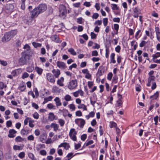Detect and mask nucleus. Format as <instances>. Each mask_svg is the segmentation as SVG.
I'll return each mask as SVG.
<instances>
[{
  "instance_id": "nucleus-1",
  "label": "nucleus",
  "mask_w": 160,
  "mask_h": 160,
  "mask_svg": "<svg viewBox=\"0 0 160 160\" xmlns=\"http://www.w3.org/2000/svg\"><path fill=\"white\" fill-rule=\"evenodd\" d=\"M15 31L13 30L10 32H6L3 36L2 38V41L3 43H5L9 41L16 34Z\"/></svg>"
},
{
  "instance_id": "nucleus-2",
  "label": "nucleus",
  "mask_w": 160,
  "mask_h": 160,
  "mask_svg": "<svg viewBox=\"0 0 160 160\" xmlns=\"http://www.w3.org/2000/svg\"><path fill=\"white\" fill-rule=\"evenodd\" d=\"M21 55V57L18 60V63L20 65L22 66L27 64L29 59V57L26 51L22 52Z\"/></svg>"
},
{
  "instance_id": "nucleus-3",
  "label": "nucleus",
  "mask_w": 160,
  "mask_h": 160,
  "mask_svg": "<svg viewBox=\"0 0 160 160\" xmlns=\"http://www.w3.org/2000/svg\"><path fill=\"white\" fill-rule=\"evenodd\" d=\"M77 86V80H72L69 82L68 86V88L70 89L75 88Z\"/></svg>"
},
{
  "instance_id": "nucleus-4",
  "label": "nucleus",
  "mask_w": 160,
  "mask_h": 160,
  "mask_svg": "<svg viewBox=\"0 0 160 160\" xmlns=\"http://www.w3.org/2000/svg\"><path fill=\"white\" fill-rule=\"evenodd\" d=\"M67 12L66 8L64 6H62L59 8V15L60 17L64 18Z\"/></svg>"
},
{
  "instance_id": "nucleus-5",
  "label": "nucleus",
  "mask_w": 160,
  "mask_h": 160,
  "mask_svg": "<svg viewBox=\"0 0 160 160\" xmlns=\"http://www.w3.org/2000/svg\"><path fill=\"white\" fill-rule=\"evenodd\" d=\"M40 13L44 12L47 9V6L45 4H41L37 7Z\"/></svg>"
},
{
  "instance_id": "nucleus-6",
  "label": "nucleus",
  "mask_w": 160,
  "mask_h": 160,
  "mask_svg": "<svg viewBox=\"0 0 160 160\" xmlns=\"http://www.w3.org/2000/svg\"><path fill=\"white\" fill-rule=\"evenodd\" d=\"M14 8V7L13 4H7L5 7L6 11L8 13H11L12 12Z\"/></svg>"
},
{
  "instance_id": "nucleus-7",
  "label": "nucleus",
  "mask_w": 160,
  "mask_h": 160,
  "mask_svg": "<svg viewBox=\"0 0 160 160\" xmlns=\"http://www.w3.org/2000/svg\"><path fill=\"white\" fill-rule=\"evenodd\" d=\"M75 123L78 125L79 127L81 128H83L84 126L85 121L83 119H77L75 121Z\"/></svg>"
},
{
  "instance_id": "nucleus-8",
  "label": "nucleus",
  "mask_w": 160,
  "mask_h": 160,
  "mask_svg": "<svg viewBox=\"0 0 160 160\" xmlns=\"http://www.w3.org/2000/svg\"><path fill=\"white\" fill-rule=\"evenodd\" d=\"M31 17L34 18L37 17L40 14L37 8H35L32 11H30Z\"/></svg>"
},
{
  "instance_id": "nucleus-9",
  "label": "nucleus",
  "mask_w": 160,
  "mask_h": 160,
  "mask_svg": "<svg viewBox=\"0 0 160 160\" xmlns=\"http://www.w3.org/2000/svg\"><path fill=\"white\" fill-rule=\"evenodd\" d=\"M133 16L135 18H137L139 16V14H140L141 10L140 9L135 8L133 9Z\"/></svg>"
},
{
  "instance_id": "nucleus-10",
  "label": "nucleus",
  "mask_w": 160,
  "mask_h": 160,
  "mask_svg": "<svg viewBox=\"0 0 160 160\" xmlns=\"http://www.w3.org/2000/svg\"><path fill=\"white\" fill-rule=\"evenodd\" d=\"M46 77L47 79L51 82L54 83L55 80L53 76L51 73H47L46 74Z\"/></svg>"
},
{
  "instance_id": "nucleus-11",
  "label": "nucleus",
  "mask_w": 160,
  "mask_h": 160,
  "mask_svg": "<svg viewBox=\"0 0 160 160\" xmlns=\"http://www.w3.org/2000/svg\"><path fill=\"white\" fill-rule=\"evenodd\" d=\"M56 64L57 66L61 69H64L66 68V64L63 62L58 61Z\"/></svg>"
},
{
  "instance_id": "nucleus-12",
  "label": "nucleus",
  "mask_w": 160,
  "mask_h": 160,
  "mask_svg": "<svg viewBox=\"0 0 160 160\" xmlns=\"http://www.w3.org/2000/svg\"><path fill=\"white\" fill-rule=\"evenodd\" d=\"M156 78L154 76H150L149 77L148 80V83L147 84V86L150 87L151 86V83L155 82L154 81Z\"/></svg>"
},
{
  "instance_id": "nucleus-13",
  "label": "nucleus",
  "mask_w": 160,
  "mask_h": 160,
  "mask_svg": "<svg viewBox=\"0 0 160 160\" xmlns=\"http://www.w3.org/2000/svg\"><path fill=\"white\" fill-rule=\"evenodd\" d=\"M17 133V131L14 129H11L9 131L8 137L10 138H13L15 136V134Z\"/></svg>"
},
{
  "instance_id": "nucleus-14",
  "label": "nucleus",
  "mask_w": 160,
  "mask_h": 160,
  "mask_svg": "<svg viewBox=\"0 0 160 160\" xmlns=\"http://www.w3.org/2000/svg\"><path fill=\"white\" fill-rule=\"evenodd\" d=\"M155 31L157 39L159 42H160V32L159 28L158 27H156Z\"/></svg>"
},
{
  "instance_id": "nucleus-15",
  "label": "nucleus",
  "mask_w": 160,
  "mask_h": 160,
  "mask_svg": "<svg viewBox=\"0 0 160 160\" xmlns=\"http://www.w3.org/2000/svg\"><path fill=\"white\" fill-rule=\"evenodd\" d=\"M104 67L102 66H100L99 67L97 73V75L100 77L104 73L103 70Z\"/></svg>"
},
{
  "instance_id": "nucleus-16",
  "label": "nucleus",
  "mask_w": 160,
  "mask_h": 160,
  "mask_svg": "<svg viewBox=\"0 0 160 160\" xmlns=\"http://www.w3.org/2000/svg\"><path fill=\"white\" fill-rule=\"evenodd\" d=\"M52 72L54 76L56 78H58L60 74V71L59 69L56 70L54 69L52 71Z\"/></svg>"
},
{
  "instance_id": "nucleus-17",
  "label": "nucleus",
  "mask_w": 160,
  "mask_h": 160,
  "mask_svg": "<svg viewBox=\"0 0 160 160\" xmlns=\"http://www.w3.org/2000/svg\"><path fill=\"white\" fill-rule=\"evenodd\" d=\"M54 101L56 102L57 107H58L62 105V103L61 102L60 99L58 97H56L54 99Z\"/></svg>"
},
{
  "instance_id": "nucleus-18",
  "label": "nucleus",
  "mask_w": 160,
  "mask_h": 160,
  "mask_svg": "<svg viewBox=\"0 0 160 160\" xmlns=\"http://www.w3.org/2000/svg\"><path fill=\"white\" fill-rule=\"evenodd\" d=\"M58 119V117H56V118L55 116L54 115L53 113L51 112L49 114V116L48 117V119L51 121H52L54 119L57 120Z\"/></svg>"
},
{
  "instance_id": "nucleus-19",
  "label": "nucleus",
  "mask_w": 160,
  "mask_h": 160,
  "mask_svg": "<svg viewBox=\"0 0 160 160\" xmlns=\"http://www.w3.org/2000/svg\"><path fill=\"white\" fill-rule=\"evenodd\" d=\"M64 79L63 77L60 78V79H58L57 81V84L60 86H63L64 85L63 82L64 81Z\"/></svg>"
},
{
  "instance_id": "nucleus-20",
  "label": "nucleus",
  "mask_w": 160,
  "mask_h": 160,
  "mask_svg": "<svg viewBox=\"0 0 160 160\" xmlns=\"http://www.w3.org/2000/svg\"><path fill=\"white\" fill-rule=\"evenodd\" d=\"M50 126L52 128H53L55 132L57 131L59 128V125L55 123H52Z\"/></svg>"
},
{
  "instance_id": "nucleus-21",
  "label": "nucleus",
  "mask_w": 160,
  "mask_h": 160,
  "mask_svg": "<svg viewBox=\"0 0 160 160\" xmlns=\"http://www.w3.org/2000/svg\"><path fill=\"white\" fill-rule=\"evenodd\" d=\"M35 70L39 75H41L42 74L43 71V70L42 68L37 66L35 67Z\"/></svg>"
},
{
  "instance_id": "nucleus-22",
  "label": "nucleus",
  "mask_w": 160,
  "mask_h": 160,
  "mask_svg": "<svg viewBox=\"0 0 160 160\" xmlns=\"http://www.w3.org/2000/svg\"><path fill=\"white\" fill-rule=\"evenodd\" d=\"M51 38L52 41L57 42H59V38L58 36L56 35H54L52 36Z\"/></svg>"
},
{
  "instance_id": "nucleus-23",
  "label": "nucleus",
  "mask_w": 160,
  "mask_h": 160,
  "mask_svg": "<svg viewBox=\"0 0 160 160\" xmlns=\"http://www.w3.org/2000/svg\"><path fill=\"white\" fill-rule=\"evenodd\" d=\"M115 56V54L114 53H113L111 54L110 56L111 63H112L114 64L116 63V61L114 59Z\"/></svg>"
},
{
  "instance_id": "nucleus-24",
  "label": "nucleus",
  "mask_w": 160,
  "mask_h": 160,
  "mask_svg": "<svg viewBox=\"0 0 160 160\" xmlns=\"http://www.w3.org/2000/svg\"><path fill=\"white\" fill-rule=\"evenodd\" d=\"M52 96H50L48 98H44V101L43 102V104L46 103L48 102L49 101H51L52 100Z\"/></svg>"
},
{
  "instance_id": "nucleus-25",
  "label": "nucleus",
  "mask_w": 160,
  "mask_h": 160,
  "mask_svg": "<svg viewBox=\"0 0 160 160\" xmlns=\"http://www.w3.org/2000/svg\"><path fill=\"white\" fill-rule=\"evenodd\" d=\"M79 109H83V110H87V109L86 106L83 104H80L78 107Z\"/></svg>"
},
{
  "instance_id": "nucleus-26",
  "label": "nucleus",
  "mask_w": 160,
  "mask_h": 160,
  "mask_svg": "<svg viewBox=\"0 0 160 160\" xmlns=\"http://www.w3.org/2000/svg\"><path fill=\"white\" fill-rule=\"evenodd\" d=\"M159 96V92L158 91H157L153 95L150 96V98H152V99H156Z\"/></svg>"
},
{
  "instance_id": "nucleus-27",
  "label": "nucleus",
  "mask_w": 160,
  "mask_h": 160,
  "mask_svg": "<svg viewBox=\"0 0 160 160\" xmlns=\"http://www.w3.org/2000/svg\"><path fill=\"white\" fill-rule=\"evenodd\" d=\"M111 7L113 10H117L119 9V7L117 5L115 4H112Z\"/></svg>"
},
{
  "instance_id": "nucleus-28",
  "label": "nucleus",
  "mask_w": 160,
  "mask_h": 160,
  "mask_svg": "<svg viewBox=\"0 0 160 160\" xmlns=\"http://www.w3.org/2000/svg\"><path fill=\"white\" fill-rule=\"evenodd\" d=\"M33 46L35 48L40 47L42 46V44L39 43H37L35 42H32Z\"/></svg>"
},
{
  "instance_id": "nucleus-29",
  "label": "nucleus",
  "mask_w": 160,
  "mask_h": 160,
  "mask_svg": "<svg viewBox=\"0 0 160 160\" xmlns=\"http://www.w3.org/2000/svg\"><path fill=\"white\" fill-rule=\"evenodd\" d=\"M23 139L20 136H17L15 138V141L17 142H22L23 141Z\"/></svg>"
},
{
  "instance_id": "nucleus-30",
  "label": "nucleus",
  "mask_w": 160,
  "mask_h": 160,
  "mask_svg": "<svg viewBox=\"0 0 160 160\" xmlns=\"http://www.w3.org/2000/svg\"><path fill=\"white\" fill-rule=\"evenodd\" d=\"M68 52H69L70 54L73 55H75L76 54V53L74 51V49L72 48H69L68 50Z\"/></svg>"
},
{
  "instance_id": "nucleus-31",
  "label": "nucleus",
  "mask_w": 160,
  "mask_h": 160,
  "mask_svg": "<svg viewBox=\"0 0 160 160\" xmlns=\"http://www.w3.org/2000/svg\"><path fill=\"white\" fill-rule=\"evenodd\" d=\"M21 133L23 135H27L28 133V130H25L24 129H22L21 131Z\"/></svg>"
},
{
  "instance_id": "nucleus-32",
  "label": "nucleus",
  "mask_w": 160,
  "mask_h": 160,
  "mask_svg": "<svg viewBox=\"0 0 160 160\" xmlns=\"http://www.w3.org/2000/svg\"><path fill=\"white\" fill-rule=\"evenodd\" d=\"M110 124L109 127L110 128H115L117 127V124L114 122H110Z\"/></svg>"
},
{
  "instance_id": "nucleus-33",
  "label": "nucleus",
  "mask_w": 160,
  "mask_h": 160,
  "mask_svg": "<svg viewBox=\"0 0 160 160\" xmlns=\"http://www.w3.org/2000/svg\"><path fill=\"white\" fill-rule=\"evenodd\" d=\"M47 107L49 109H56V107L55 106L53 105L52 103H49L47 105Z\"/></svg>"
},
{
  "instance_id": "nucleus-34",
  "label": "nucleus",
  "mask_w": 160,
  "mask_h": 160,
  "mask_svg": "<svg viewBox=\"0 0 160 160\" xmlns=\"http://www.w3.org/2000/svg\"><path fill=\"white\" fill-rule=\"evenodd\" d=\"M71 132H70V135H69L70 138L74 141H76L77 140V138L76 136V134H71Z\"/></svg>"
},
{
  "instance_id": "nucleus-35",
  "label": "nucleus",
  "mask_w": 160,
  "mask_h": 160,
  "mask_svg": "<svg viewBox=\"0 0 160 160\" xmlns=\"http://www.w3.org/2000/svg\"><path fill=\"white\" fill-rule=\"evenodd\" d=\"M152 57H153V59L154 60L157 58L159 57H160V52H157L155 54H153L152 55Z\"/></svg>"
},
{
  "instance_id": "nucleus-36",
  "label": "nucleus",
  "mask_w": 160,
  "mask_h": 160,
  "mask_svg": "<svg viewBox=\"0 0 160 160\" xmlns=\"http://www.w3.org/2000/svg\"><path fill=\"white\" fill-rule=\"evenodd\" d=\"M63 147H64L65 149L67 150L70 148V146L68 143L66 142H64Z\"/></svg>"
},
{
  "instance_id": "nucleus-37",
  "label": "nucleus",
  "mask_w": 160,
  "mask_h": 160,
  "mask_svg": "<svg viewBox=\"0 0 160 160\" xmlns=\"http://www.w3.org/2000/svg\"><path fill=\"white\" fill-rule=\"evenodd\" d=\"M64 98L66 101H69L71 100V98L70 95L67 94L64 96Z\"/></svg>"
},
{
  "instance_id": "nucleus-38",
  "label": "nucleus",
  "mask_w": 160,
  "mask_h": 160,
  "mask_svg": "<svg viewBox=\"0 0 160 160\" xmlns=\"http://www.w3.org/2000/svg\"><path fill=\"white\" fill-rule=\"evenodd\" d=\"M58 123L61 127H63L64 125L65 122L64 120L60 119L58 120Z\"/></svg>"
},
{
  "instance_id": "nucleus-39",
  "label": "nucleus",
  "mask_w": 160,
  "mask_h": 160,
  "mask_svg": "<svg viewBox=\"0 0 160 160\" xmlns=\"http://www.w3.org/2000/svg\"><path fill=\"white\" fill-rule=\"evenodd\" d=\"M28 156L29 158L32 160H37L35 158L34 155L32 153H29L28 154Z\"/></svg>"
},
{
  "instance_id": "nucleus-40",
  "label": "nucleus",
  "mask_w": 160,
  "mask_h": 160,
  "mask_svg": "<svg viewBox=\"0 0 160 160\" xmlns=\"http://www.w3.org/2000/svg\"><path fill=\"white\" fill-rule=\"evenodd\" d=\"M93 143V141L92 140H90L88 142L86 141L84 144V145L86 146H87L89 145L92 144Z\"/></svg>"
},
{
  "instance_id": "nucleus-41",
  "label": "nucleus",
  "mask_w": 160,
  "mask_h": 160,
  "mask_svg": "<svg viewBox=\"0 0 160 160\" xmlns=\"http://www.w3.org/2000/svg\"><path fill=\"white\" fill-rule=\"evenodd\" d=\"M33 70V68L32 67H28L26 68V71L28 72H32Z\"/></svg>"
},
{
  "instance_id": "nucleus-42",
  "label": "nucleus",
  "mask_w": 160,
  "mask_h": 160,
  "mask_svg": "<svg viewBox=\"0 0 160 160\" xmlns=\"http://www.w3.org/2000/svg\"><path fill=\"white\" fill-rule=\"evenodd\" d=\"M71 132V134H77V132L75 131L74 128H71L69 132V135H70V132Z\"/></svg>"
},
{
  "instance_id": "nucleus-43",
  "label": "nucleus",
  "mask_w": 160,
  "mask_h": 160,
  "mask_svg": "<svg viewBox=\"0 0 160 160\" xmlns=\"http://www.w3.org/2000/svg\"><path fill=\"white\" fill-rule=\"evenodd\" d=\"M25 89L26 86L24 85L20 86L18 88V89L21 91H23Z\"/></svg>"
},
{
  "instance_id": "nucleus-44",
  "label": "nucleus",
  "mask_w": 160,
  "mask_h": 160,
  "mask_svg": "<svg viewBox=\"0 0 160 160\" xmlns=\"http://www.w3.org/2000/svg\"><path fill=\"white\" fill-rule=\"evenodd\" d=\"M103 22L104 25L106 26L108 22V19L107 18H105L103 19Z\"/></svg>"
},
{
  "instance_id": "nucleus-45",
  "label": "nucleus",
  "mask_w": 160,
  "mask_h": 160,
  "mask_svg": "<svg viewBox=\"0 0 160 160\" xmlns=\"http://www.w3.org/2000/svg\"><path fill=\"white\" fill-rule=\"evenodd\" d=\"M112 75H113L112 72H110L109 73L107 76L108 79L109 80H111L112 78Z\"/></svg>"
},
{
  "instance_id": "nucleus-46",
  "label": "nucleus",
  "mask_w": 160,
  "mask_h": 160,
  "mask_svg": "<svg viewBox=\"0 0 160 160\" xmlns=\"http://www.w3.org/2000/svg\"><path fill=\"white\" fill-rule=\"evenodd\" d=\"M109 49L108 48H106V49L105 56L106 58H108L109 57Z\"/></svg>"
},
{
  "instance_id": "nucleus-47",
  "label": "nucleus",
  "mask_w": 160,
  "mask_h": 160,
  "mask_svg": "<svg viewBox=\"0 0 160 160\" xmlns=\"http://www.w3.org/2000/svg\"><path fill=\"white\" fill-rule=\"evenodd\" d=\"M102 22L101 20H97L94 22V25H100L102 24Z\"/></svg>"
},
{
  "instance_id": "nucleus-48",
  "label": "nucleus",
  "mask_w": 160,
  "mask_h": 160,
  "mask_svg": "<svg viewBox=\"0 0 160 160\" xmlns=\"http://www.w3.org/2000/svg\"><path fill=\"white\" fill-rule=\"evenodd\" d=\"M34 121L33 120H30L29 121V125L30 127L33 128L34 126V124H33Z\"/></svg>"
},
{
  "instance_id": "nucleus-49",
  "label": "nucleus",
  "mask_w": 160,
  "mask_h": 160,
  "mask_svg": "<svg viewBox=\"0 0 160 160\" xmlns=\"http://www.w3.org/2000/svg\"><path fill=\"white\" fill-rule=\"evenodd\" d=\"M25 154L24 152H21L19 153L18 156L20 158H22L25 157Z\"/></svg>"
},
{
  "instance_id": "nucleus-50",
  "label": "nucleus",
  "mask_w": 160,
  "mask_h": 160,
  "mask_svg": "<svg viewBox=\"0 0 160 160\" xmlns=\"http://www.w3.org/2000/svg\"><path fill=\"white\" fill-rule=\"evenodd\" d=\"M33 116L35 119H38L39 118V115L37 112H36L33 113Z\"/></svg>"
},
{
  "instance_id": "nucleus-51",
  "label": "nucleus",
  "mask_w": 160,
  "mask_h": 160,
  "mask_svg": "<svg viewBox=\"0 0 160 160\" xmlns=\"http://www.w3.org/2000/svg\"><path fill=\"white\" fill-rule=\"evenodd\" d=\"M29 76V74L28 73L26 72H24L22 76V78L23 79H24L27 78H28Z\"/></svg>"
},
{
  "instance_id": "nucleus-52",
  "label": "nucleus",
  "mask_w": 160,
  "mask_h": 160,
  "mask_svg": "<svg viewBox=\"0 0 160 160\" xmlns=\"http://www.w3.org/2000/svg\"><path fill=\"white\" fill-rule=\"evenodd\" d=\"M24 48L26 49V51L28 52L30 51V47L28 44L25 45L23 47Z\"/></svg>"
},
{
  "instance_id": "nucleus-53",
  "label": "nucleus",
  "mask_w": 160,
  "mask_h": 160,
  "mask_svg": "<svg viewBox=\"0 0 160 160\" xmlns=\"http://www.w3.org/2000/svg\"><path fill=\"white\" fill-rule=\"evenodd\" d=\"M99 17V14L98 13H94L92 16V18L93 19H97Z\"/></svg>"
},
{
  "instance_id": "nucleus-54",
  "label": "nucleus",
  "mask_w": 160,
  "mask_h": 160,
  "mask_svg": "<svg viewBox=\"0 0 160 160\" xmlns=\"http://www.w3.org/2000/svg\"><path fill=\"white\" fill-rule=\"evenodd\" d=\"M98 55V53L96 50L92 51V56H97Z\"/></svg>"
},
{
  "instance_id": "nucleus-55",
  "label": "nucleus",
  "mask_w": 160,
  "mask_h": 160,
  "mask_svg": "<svg viewBox=\"0 0 160 160\" xmlns=\"http://www.w3.org/2000/svg\"><path fill=\"white\" fill-rule=\"evenodd\" d=\"M69 108L70 109H72V110L74 111L75 110V105L73 104H71L69 105Z\"/></svg>"
},
{
  "instance_id": "nucleus-56",
  "label": "nucleus",
  "mask_w": 160,
  "mask_h": 160,
  "mask_svg": "<svg viewBox=\"0 0 160 160\" xmlns=\"http://www.w3.org/2000/svg\"><path fill=\"white\" fill-rule=\"evenodd\" d=\"M147 42L144 41H142L139 44V46L140 47H144L146 44Z\"/></svg>"
},
{
  "instance_id": "nucleus-57",
  "label": "nucleus",
  "mask_w": 160,
  "mask_h": 160,
  "mask_svg": "<svg viewBox=\"0 0 160 160\" xmlns=\"http://www.w3.org/2000/svg\"><path fill=\"white\" fill-rule=\"evenodd\" d=\"M12 124V122L10 120L6 122V126L7 127H10L11 126Z\"/></svg>"
},
{
  "instance_id": "nucleus-58",
  "label": "nucleus",
  "mask_w": 160,
  "mask_h": 160,
  "mask_svg": "<svg viewBox=\"0 0 160 160\" xmlns=\"http://www.w3.org/2000/svg\"><path fill=\"white\" fill-rule=\"evenodd\" d=\"M87 137V135L86 134H83L81 136V139L83 141H84L86 139Z\"/></svg>"
},
{
  "instance_id": "nucleus-59",
  "label": "nucleus",
  "mask_w": 160,
  "mask_h": 160,
  "mask_svg": "<svg viewBox=\"0 0 160 160\" xmlns=\"http://www.w3.org/2000/svg\"><path fill=\"white\" fill-rule=\"evenodd\" d=\"M121 47L119 45L117 46L115 48V51L117 52H119L121 50Z\"/></svg>"
},
{
  "instance_id": "nucleus-60",
  "label": "nucleus",
  "mask_w": 160,
  "mask_h": 160,
  "mask_svg": "<svg viewBox=\"0 0 160 160\" xmlns=\"http://www.w3.org/2000/svg\"><path fill=\"white\" fill-rule=\"evenodd\" d=\"M0 64L3 66H6L7 65V63L6 61H2L0 60Z\"/></svg>"
},
{
  "instance_id": "nucleus-61",
  "label": "nucleus",
  "mask_w": 160,
  "mask_h": 160,
  "mask_svg": "<svg viewBox=\"0 0 160 160\" xmlns=\"http://www.w3.org/2000/svg\"><path fill=\"white\" fill-rule=\"evenodd\" d=\"M29 101V100L27 99L26 97L24 98L23 104L24 105H26Z\"/></svg>"
},
{
  "instance_id": "nucleus-62",
  "label": "nucleus",
  "mask_w": 160,
  "mask_h": 160,
  "mask_svg": "<svg viewBox=\"0 0 160 160\" xmlns=\"http://www.w3.org/2000/svg\"><path fill=\"white\" fill-rule=\"evenodd\" d=\"M152 84V85L151 87V89L152 90H153L155 89L156 88L157 85L156 83L155 82H153Z\"/></svg>"
},
{
  "instance_id": "nucleus-63",
  "label": "nucleus",
  "mask_w": 160,
  "mask_h": 160,
  "mask_svg": "<svg viewBox=\"0 0 160 160\" xmlns=\"http://www.w3.org/2000/svg\"><path fill=\"white\" fill-rule=\"evenodd\" d=\"M118 79V78L116 75L115 76H114L112 78V81L115 83H117V82Z\"/></svg>"
},
{
  "instance_id": "nucleus-64",
  "label": "nucleus",
  "mask_w": 160,
  "mask_h": 160,
  "mask_svg": "<svg viewBox=\"0 0 160 160\" xmlns=\"http://www.w3.org/2000/svg\"><path fill=\"white\" fill-rule=\"evenodd\" d=\"M83 5L87 7H89L91 4L90 2H85L84 3Z\"/></svg>"
}]
</instances>
